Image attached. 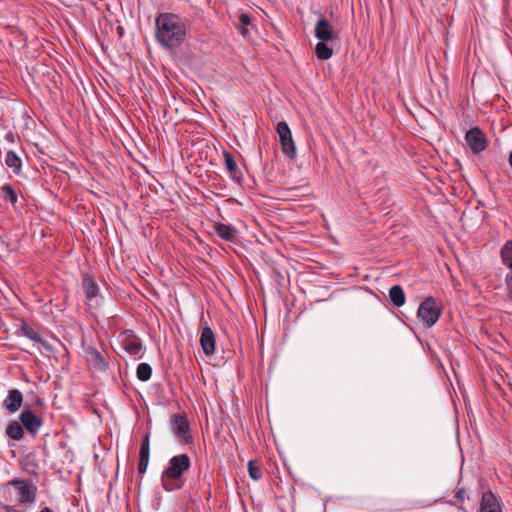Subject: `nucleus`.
Wrapping results in <instances>:
<instances>
[{
  "label": "nucleus",
  "mask_w": 512,
  "mask_h": 512,
  "mask_svg": "<svg viewBox=\"0 0 512 512\" xmlns=\"http://www.w3.org/2000/svg\"><path fill=\"white\" fill-rule=\"evenodd\" d=\"M82 289L85 293L86 303L88 306L96 308L102 302L100 289L95 280L89 275L85 274L82 277Z\"/></svg>",
  "instance_id": "7"
},
{
  "label": "nucleus",
  "mask_w": 512,
  "mask_h": 512,
  "mask_svg": "<svg viewBox=\"0 0 512 512\" xmlns=\"http://www.w3.org/2000/svg\"><path fill=\"white\" fill-rule=\"evenodd\" d=\"M191 466L190 457L187 454H179L170 458L167 467L161 474V485L165 491H174L180 488L176 480L189 470Z\"/></svg>",
  "instance_id": "3"
},
{
  "label": "nucleus",
  "mask_w": 512,
  "mask_h": 512,
  "mask_svg": "<svg viewBox=\"0 0 512 512\" xmlns=\"http://www.w3.org/2000/svg\"><path fill=\"white\" fill-rule=\"evenodd\" d=\"M463 493H464V491H463V490H459V491L457 492V494H456V497H457L458 499H460V500H463V499H464V498H463Z\"/></svg>",
  "instance_id": "29"
},
{
  "label": "nucleus",
  "mask_w": 512,
  "mask_h": 512,
  "mask_svg": "<svg viewBox=\"0 0 512 512\" xmlns=\"http://www.w3.org/2000/svg\"><path fill=\"white\" fill-rule=\"evenodd\" d=\"M39 512H53L51 508L49 507H44L42 508Z\"/></svg>",
  "instance_id": "30"
},
{
  "label": "nucleus",
  "mask_w": 512,
  "mask_h": 512,
  "mask_svg": "<svg viewBox=\"0 0 512 512\" xmlns=\"http://www.w3.org/2000/svg\"><path fill=\"white\" fill-rule=\"evenodd\" d=\"M500 257L503 265L512 259V240H508L500 250Z\"/></svg>",
  "instance_id": "26"
},
{
  "label": "nucleus",
  "mask_w": 512,
  "mask_h": 512,
  "mask_svg": "<svg viewBox=\"0 0 512 512\" xmlns=\"http://www.w3.org/2000/svg\"><path fill=\"white\" fill-rule=\"evenodd\" d=\"M87 360L98 371H105L109 366L102 354L94 348L87 351Z\"/></svg>",
  "instance_id": "18"
},
{
  "label": "nucleus",
  "mask_w": 512,
  "mask_h": 512,
  "mask_svg": "<svg viewBox=\"0 0 512 512\" xmlns=\"http://www.w3.org/2000/svg\"><path fill=\"white\" fill-rule=\"evenodd\" d=\"M327 41H319L315 46V55L319 60H328L333 55V50L327 45Z\"/></svg>",
  "instance_id": "22"
},
{
  "label": "nucleus",
  "mask_w": 512,
  "mask_h": 512,
  "mask_svg": "<svg viewBox=\"0 0 512 512\" xmlns=\"http://www.w3.org/2000/svg\"><path fill=\"white\" fill-rule=\"evenodd\" d=\"M6 434L13 440H20L24 436V430L20 423L12 421L6 429Z\"/></svg>",
  "instance_id": "23"
},
{
  "label": "nucleus",
  "mask_w": 512,
  "mask_h": 512,
  "mask_svg": "<svg viewBox=\"0 0 512 512\" xmlns=\"http://www.w3.org/2000/svg\"><path fill=\"white\" fill-rule=\"evenodd\" d=\"M137 378L140 381H148L152 376V368L148 363H140L136 370Z\"/></svg>",
  "instance_id": "25"
},
{
  "label": "nucleus",
  "mask_w": 512,
  "mask_h": 512,
  "mask_svg": "<svg viewBox=\"0 0 512 512\" xmlns=\"http://www.w3.org/2000/svg\"><path fill=\"white\" fill-rule=\"evenodd\" d=\"M122 348L131 356L141 357L143 345L141 339L132 331L126 330L120 334Z\"/></svg>",
  "instance_id": "8"
},
{
  "label": "nucleus",
  "mask_w": 512,
  "mask_h": 512,
  "mask_svg": "<svg viewBox=\"0 0 512 512\" xmlns=\"http://www.w3.org/2000/svg\"><path fill=\"white\" fill-rule=\"evenodd\" d=\"M314 35L319 41L331 42L338 38V34L332 23L324 16H321L315 24Z\"/></svg>",
  "instance_id": "10"
},
{
  "label": "nucleus",
  "mask_w": 512,
  "mask_h": 512,
  "mask_svg": "<svg viewBox=\"0 0 512 512\" xmlns=\"http://www.w3.org/2000/svg\"><path fill=\"white\" fill-rule=\"evenodd\" d=\"M252 25V18L246 13H241L238 17L236 28L243 37L250 35L248 27Z\"/></svg>",
  "instance_id": "20"
},
{
  "label": "nucleus",
  "mask_w": 512,
  "mask_h": 512,
  "mask_svg": "<svg viewBox=\"0 0 512 512\" xmlns=\"http://www.w3.org/2000/svg\"><path fill=\"white\" fill-rule=\"evenodd\" d=\"M442 313L441 308L437 305L433 297H428L420 304L417 316L427 326H433Z\"/></svg>",
  "instance_id": "4"
},
{
  "label": "nucleus",
  "mask_w": 512,
  "mask_h": 512,
  "mask_svg": "<svg viewBox=\"0 0 512 512\" xmlns=\"http://www.w3.org/2000/svg\"><path fill=\"white\" fill-rule=\"evenodd\" d=\"M508 161H509V164H510V166H511V168H512V152L509 154V159H508Z\"/></svg>",
  "instance_id": "32"
},
{
  "label": "nucleus",
  "mask_w": 512,
  "mask_h": 512,
  "mask_svg": "<svg viewBox=\"0 0 512 512\" xmlns=\"http://www.w3.org/2000/svg\"><path fill=\"white\" fill-rule=\"evenodd\" d=\"M480 512H502L499 501L491 492H485L481 499Z\"/></svg>",
  "instance_id": "15"
},
{
  "label": "nucleus",
  "mask_w": 512,
  "mask_h": 512,
  "mask_svg": "<svg viewBox=\"0 0 512 512\" xmlns=\"http://www.w3.org/2000/svg\"><path fill=\"white\" fill-rule=\"evenodd\" d=\"M150 459V437L149 434H146L141 442L140 450H139V464H138V472L140 474H144L147 470Z\"/></svg>",
  "instance_id": "13"
},
{
  "label": "nucleus",
  "mask_w": 512,
  "mask_h": 512,
  "mask_svg": "<svg viewBox=\"0 0 512 512\" xmlns=\"http://www.w3.org/2000/svg\"><path fill=\"white\" fill-rule=\"evenodd\" d=\"M390 301L396 307H401L405 304L404 290L400 285H394L389 289Z\"/></svg>",
  "instance_id": "19"
},
{
  "label": "nucleus",
  "mask_w": 512,
  "mask_h": 512,
  "mask_svg": "<svg viewBox=\"0 0 512 512\" xmlns=\"http://www.w3.org/2000/svg\"><path fill=\"white\" fill-rule=\"evenodd\" d=\"M465 141L474 154H479L487 148V138L479 127L469 129L465 134Z\"/></svg>",
  "instance_id": "9"
},
{
  "label": "nucleus",
  "mask_w": 512,
  "mask_h": 512,
  "mask_svg": "<svg viewBox=\"0 0 512 512\" xmlns=\"http://www.w3.org/2000/svg\"><path fill=\"white\" fill-rule=\"evenodd\" d=\"M505 266L512 270V259L508 263H506Z\"/></svg>",
  "instance_id": "31"
},
{
  "label": "nucleus",
  "mask_w": 512,
  "mask_h": 512,
  "mask_svg": "<svg viewBox=\"0 0 512 512\" xmlns=\"http://www.w3.org/2000/svg\"><path fill=\"white\" fill-rule=\"evenodd\" d=\"M21 330L27 338H29L35 342H39L41 340L39 333L37 331H35L34 329L30 328L29 326L23 325Z\"/></svg>",
  "instance_id": "28"
},
{
  "label": "nucleus",
  "mask_w": 512,
  "mask_h": 512,
  "mask_svg": "<svg viewBox=\"0 0 512 512\" xmlns=\"http://www.w3.org/2000/svg\"><path fill=\"white\" fill-rule=\"evenodd\" d=\"M23 402V395L18 389H11L7 397L3 401V405L7 411L14 413L20 409Z\"/></svg>",
  "instance_id": "14"
},
{
  "label": "nucleus",
  "mask_w": 512,
  "mask_h": 512,
  "mask_svg": "<svg viewBox=\"0 0 512 512\" xmlns=\"http://www.w3.org/2000/svg\"><path fill=\"white\" fill-rule=\"evenodd\" d=\"M223 156H224V160H225L226 169H227L231 179L237 183H240L241 179H242V172L238 168L233 155L228 151H223Z\"/></svg>",
  "instance_id": "16"
},
{
  "label": "nucleus",
  "mask_w": 512,
  "mask_h": 512,
  "mask_svg": "<svg viewBox=\"0 0 512 512\" xmlns=\"http://www.w3.org/2000/svg\"><path fill=\"white\" fill-rule=\"evenodd\" d=\"M21 423L26 428V430L32 434L36 435L42 426L41 419L36 416L31 410H23L19 417Z\"/></svg>",
  "instance_id": "11"
},
{
  "label": "nucleus",
  "mask_w": 512,
  "mask_h": 512,
  "mask_svg": "<svg viewBox=\"0 0 512 512\" xmlns=\"http://www.w3.org/2000/svg\"><path fill=\"white\" fill-rule=\"evenodd\" d=\"M276 132L279 135L283 153L290 159H293L296 156V146L288 124L284 121L278 122L276 125Z\"/></svg>",
  "instance_id": "6"
},
{
  "label": "nucleus",
  "mask_w": 512,
  "mask_h": 512,
  "mask_svg": "<svg viewBox=\"0 0 512 512\" xmlns=\"http://www.w3.org/2000/svg\"><path fill=\"white\" fill-rule=\"evenodd\" d=\"M1 196L5 201H8L13 205L18 200L16 191L9 184H5L1 187Z\"/></svg>",
  "instance_id": "24"
},
{
  "label": "nucleus",
  "mask_w": 512,
  "mask_h": 512,
  "mask_svg": "<svg viewBox=\"0 0 512 512\" xmlns=\"http://www.w3.org/2000/svg\"><path fill=\"white\" fill-rule=\"evenodd\" d=\"M248 473L249 476L255 481L261 479L262 477V471L260 467L256 466L253 461H249L248 463Z\"/></svg>",
  "instance_id": "27"
},
{
  "label": "nucleus",
  "mask_w": 512,
  "mask_h": 512,
  "mask_svg": "<svg viewBox=\"0 0 512 512\" xmlns=\"http://www.w3.org/2000/svg\"><path fill=\"white\" fill-rule=\"evenodd\" d=\"M36 485L28 479H12L0 486V506L5 512H28L35 504Z\"/></svg>",
  "instance_id": "1"
},
{
  "label": "nucleus",
  "mask_w": 512,
  "mask_h": 512,
  "mask_svg": "<svg viewBox=\"0 0 512 512\" xmlns=\"http://www.w3.org/2000/svg\"><path fill=\"white\" fill-rule=\"evenodd\" d=\"M171 429L173 434L185 444L193 442V436L190 432L189 422L187 417L182 414H173L171 416Z\"/></svg>",
  "instance_id": "5"
},
{
  "label": "nucleus",
  "mask_w": 512,
  "mask_h": 512,
  "mask_svg": "<svg viewBox=\"0 0 512 512\" xmlns=\"http://www.w3.org/2000/svg\"><path fill=\"white\" fill-rule=\"evenodd\" d=\"M214 231L221 239L228 242H234L237 238V230L232 225L216 223Z\"/></svg>",
  "instance_id": "17"
},
{
  "label": "nucleus",
  "mask_w": 512,
  "mask_h": 512,
  "mask_svg": "<svg viewBox=\"0 0 512 512\" xmlns=\"http://www.w3.org/2000/svg\"><path fill=\"white\" fill-rule=\"evenodd\" d=\"M200 345L206 356H211L215 352V335L212 329L205 325L202 327L200 335Z\"/></svg>",
  "instance_id": "12"
},
{
  "label": "nucleus",
  "mask_w": 512,
  "mask_h": 512,
  "mask_svg": "<svg viewBox=\"0 0 512 512\" xmlns=\"http://www.w3.org/2000/svg\"><path fill=\"white\" fill-rule=\"evenodd\" d=\"M6 165L14 171L15 174H20L22 162L19 156L14 151H8L5 155Z\"/></svg>",
  "instance_id": "21"
},
{
  "label": "nucleus",
  "mask_w": 512,
  "mask_h": 512,
  "mask_svg": "<svg viewBox=\"0 0 512 512\" xmlns=\"http://www.w3.org/2000/svg\"><path fill=\"white\" fill-rule=\"evenodd\" d=\"M157 42L166 49L179 47L187 36L188 21L178 14L163 12L155 19Z\"/></svg>",
  "instance_id": "2"
}]
</instances>
